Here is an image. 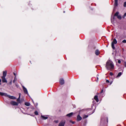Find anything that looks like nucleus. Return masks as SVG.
I'll return each mask as SVG.
<instances>
[{
    "label": "nucleus",
    "instance_id": "393cba45",
    "mask_svg": "<svg viewBox=\"0 0 126 126\" xmlns=\"http://www.w3.org/2000/svg\"><path fill=\"white\" fill-rule=\"evenodd\" d=\"M12 80H11L10 81L9 83H8V84H10V85H11L12 84Z\"/></svg>",
    "mask_w": 126,
    "mask_h": 126
},
{
    "label": "nucleus",
    "instance_id": "72a5a7b5",
    "mask_svg": "<svg viewBox=\"0 0 126 126\" xmlns=\"http://www.w3.org/2000/svg\"><path fill=\"white\" fill-rule=\"evenodd\" d=\"M14 75H15V77H16V74L14 73Z\"/></svg>",
    "mask_w": 126,
    "mask_h": 126
},
{
    "label": "nucleus",
    "instance_id": "6ab92c4d",
    "mask_svg": "<svg viewBox=\"0 0 126 126\" xmlns=\"http://www.w3.org/2000/svg\"><path fill=\"white\" fill-rule=\"evenodd\" d=\"M88 117V115H83V119H85V118H87Z\"/></svg>",
    "mask_w": 126,
    "mask_h": 126
},
{
    "label": "nucleus",
    "instance_id": "58836bf2",
    "mask_svg": "<svg viewBox=\"0 0 126 126\" xmlns=\"http://www.w3.org/2000/svg\"><path fill=\"white\" fill-rule=\"evenodd\" d=\"M107 122H108V119L107 118Z\"/></svg>",
    "mask_w": 126,
    "mask_h": 126
},
{
    "label": "nucleus",
    "instance_id": "412c9836",
    "mask_svg": "<svg viewBox=\"0 0 126 126\" xmlns=\"http://www.w3.org/2000/svg\"><path fill=\"white\" fill-rule=\"evenodd\" d=\"M114 17H111V21L112 23H113L114 20Z\"/></svg>",
    "mask_w": 126,
    "mask_h": 126
},
{
    "label": "nucleus",
    "instance_id": "1a4fd4ad",
    "mask_svg": "<svg viewBox=\"0 0 126 126\" xmlns=\"http://www.w3.org/2000/svg\"><path fill=\"white\" fill-rule=\"evenodd\" d=\"M43 120H46L47 119L48 117L46 115L44 116L41 115L40 117Z\"/></svg>",
    "mask_w": 126,
    "mask_h": 126
},
{
    "label": "nucleus",
    "instance_id": "7ed1b4c3",
    "mask_svg": "<svg viewBox=\"0 0 126 126\" xmlns=\"http://www.w3.org/2000/svg\"><path fill=\"white\" fill-rule=\"evenodd\" d=\"M117 43V42L116 39H114L111 43V47L113 49H114L115 48L114 44H116Z\"/></svg>",
    "mask_w": 126,
    "mask_h": 126
},
{
    "label": "nucleus",
    "instance_id": "39448f33",
    "mask_svg": "<svg viewBox=\"0 0 126 126\" xmlns=\"http://www.w3.org/2000/svg\"><path fill=\"white\" fill-rule=\"evenodd\" d=\"M65 123V120L62 121L59 124L58 126H64Z\"/></svg>",
    "mask_w": 126,
    "mask_h": 126
},
{
    "label": "nucleus",
    "instance_id": "9d476101",
    "mask_svg": "<svg viewBox=\"0 0 126 126\" xmlns=\"http://www.w3.org/2000/svg\"><path fill=\"white\" fill-rule=\"evenodd\" d=\"M21 94L20 93L19 94V97L17 99V103H18V104L19 103H20V97Z\"/></svg>",
    "mask_w": 126,
    "mask_h": 126
},
{
    "label": "nucleus",
    "instance_id": "aec40b11",
    "mask_svg": "<svg viewBox=\"0 0 126 126\" xmlns=\"http://www.w3.org/2000/svg\"><path fill=\"white\" fill-rule=\"evenodd\" d=\"M122 74V73L121 72H119L117 76V77H120Z\"/></svg>",
    "mask_w": 126,
    "mask_h": 126
},
{
    "label": "nucleus",
    "instance_id": "a19ab883",
    "mask_svg": "<svg viewBox=\"0 0 126 126\" xmlns=\"http://www.w3.org/2000/svg\"><path fill=\"white\" fill-rule=\"evenodd\" d=\"M63 13H65V11H63Z\"/></svg>",
    "mask_w": 126,
    "mask_h": 126
},
{
    "label": "nucleus",
    "instance_id": "a878e982",
    "mask_svg": "<svg viewBox=\"0 0 126 126\" xmlns=\"http://www.w3.org/2000/svg\"><path fill=\"white\" fill-rule=\"evenodd\" d=\"M124 7H126V2H124Z\"/></svg>",
    "mask_w": 126,
    "mask_h": 126
},
{
    "label": "nucleus",
    "instance_id": "f03ea898",
    "mask_svg": "<svg viewBox=\"0 0 126 126\" xmlns=\"http://www.w3.org/2000/svg\"><path fill=\"white\" fill-rule=\"evenodd\" d=\"M0 95L1 96H4L6 97H8L11 99H16V97L14 96L8 95L7 93H4L0 92Z\"/></svg>",
    "mask_w": 126,
    "mask_h": 126
},
{
    "label": "nucleus",
    "instance_id": "c756f323",
    "mask_svg": "<svg viewBox=\"0 0 126 126\" xmlns=\"http://www.w3.org/2000/svg\"><path fill=\"white\" fill-rule=\"evenodd\" d=\"M110 75L111 76H112L113 75V74L112 72H110Z\"/></svg>",
    "mask_w": 126,
    "mask_h": 126
},
{
    "label": "nucleus",
    "instance_id": "f8f14e48",
    "mask_svg": "<svg viewBox=\"0 0 126 126\" xmlns=\"http://www.w3.org/2000/svg\"><path fill=\"white\" fill-rule=\"evenodd\" d=\"M77 120L78 121H80L82 119V117L80 116L79 115H78L77 117Z\"/></svg>",
    "mask_w": 126,
    "mask_h": 126
},
{
    "label": "nucleus",
    "instance_id": "f3484780",
    "mask_svg": "<svg viewBox=\"0 0 126 126\" xmlns=\"http://www.w3.org/2000/svg\"><path fill=\"white\" fill-rule=\"evenodd\" d=\"M7 74V72L6 71H3V76L2 77H5Z\"/></svg>",
    "mask_w": 126,
    "mask_h": 126
},
{
    "label": "nucleus",
    "instance_id": "2f4dec72",
    "mask_svg": "<svg viewBox=\"0 0 126 126\" xmlns=\"http://www.w3.org/2000/svg\"><path fill=\"white\" fill-rule=\"evenodd\" d=\"M125 66L126 67V62H125Z\"/></svg>",
    "mask_w": 126,
    "mask_h": 126
},
{
    "label": "nucleus",
    "instance_id": "5701e85b",
    "mask_svg": "<svg viewBox=\"0 0 126 126\" xmlns=\"http://www.w3.org/2000/svg\"><path fill=\"white\" fill-rule=\"evenodd\" d=\"M34 114L36 115H37L38 114V112L37 111H36L34 112Z\"/></svg>",
    "mask_w": 126,
    "mask_h": 126
},
{
    "label": "nucleus",
    "instance_id": "473e14b6",
    "mask_svg": "<svg viewBox=\"0 0 126 126\" xmlns=\"http://www.w3.org/2000/svg\"><path fill=\"white\" fill-rule=\"evenodd\" d=\"M103 92V90H102L100 92V93H102Z\"/></svg>",
    "mask_w": 126,
    "mask_h": 126
},
{
    "label": "nucleus",
    "instance_id": "a211bd4d",
    "mask_svg": "<svg viewBox=\"0 0 126 126\" xmlns=\"http://www.w3.org/2000/svg\"><path fill=\"white\" fill-rule=\"evenodd\" d=\"M25 105L28 106H30V103L28 102H25Z\"/></svg>",
    "mask_w": 126,
    "mask_h": 126
},
{
    "label": "nucleus",
    "instance_id": "0eeeda50",
    "mask_svg": "<svg viewBox=\"0 0 126 126\" xmlns=\"http://www.w3.org/2000/svg\"><path fill=\"white\" fill-rule=\"evenodd\" d=\"M11 104L12 105L15 106H17L18 105V103L16 102L12 101L11 102Z\"/></svg>",
    "mask_w": 126,
    "mask_h": 126
},
{
    "label": "nucleus",
    "instance_id": "dca6fc26",
    "mask_svg": "<svg viewBox=\"0 0 126 126\" xmlns=\"http://www.w3.org/2000/svg\"><path fill=\"white\" fill-rule=\"evenodd\" d=\"M94 98L95 100L97 102H98L99 101V100L98 98V96L97 95H95L94 97Z\"/></svg>",
    "mask_w": 126,
    "mask_h": 126
},
{
    "label": "nucleus",
    "instance_id": "4468645a",
    "mask_svg": "<svg viewBox=\"0 0 126 126\" xmlns=\"http://www.w3.org/2000/svg\"><path fill=\"white\" fill-rule=\"evenodd\" d=\"M73 112H71L69 114H67L66 116H68L69 117H70L73 115Z\"/></svg>",
    "mask_w": 126,
    "mask_h": 126
},
{
    "label": "nucleus",
    "instance_id": "423d86ee",
    "mask_svg": "<svg viewBox=\"0 0 126 126\" xmlns=\"http://www.w3.org/2000/svg\"><path fill=\"white\" fill-rule=\"evenodd\" d=\"M22 87L23 88V91L24 92V93L26 94H28V95H29L28 93V91L26 89V88L24 86H23Z\"/></svg>",
    "mask_w": 126,
    "mask_h": 126
},
{
    "label": "nucleus",
    "instance_id": "4be33fe9",
    "mask_svg": "<svg viewBox=\"0 0 126 126\" xmlns=\"http://www.w3.org/2000/svg\"><path fill=\"white\" fill-rule=\"evenodd\" d=\"M17 80V79L16 78V77H15L14 78V79L13 81V82L14 83L15 82V81H16Z\"/></svg>",
    "mask_w": 126,
    "mask_h": 126
},
{
    "label": "nucleus",
    "instance_id": "e433bc0d",
    "mask_svg": "<svg viewBox=\"0 0 126 126\" xmlns=\"http://www.w3.org/2000/svg\"><path fill=\"white\" fill-rule=\"evenodd\" d=\"M112 82H110V85L111 84H112Z\"/></svg>",
    "mask_w": 126,
    "mask_h": 126
},
{
    "label": "nucleus",
    "instance_id": "9b49d317",
    "mask_svg": "<svg viewBox=\"0 0 126 126\" xmlns=\"http://www.w3.org/2000/svg\"><path fill=\"white\" fill-rule=\"evenodd\" d=\"M1 78L2 81L3 82H7V81L5 78V77H1Z\"/></svg>",
    "mask_w": 126,
    "mask_h": 126
},
{
    "label": "nucleus",
    "instance_id": "6e6552de",
    "mask_svg": "<svg viewBox=\"0 0 126 126\" xmlns=\"http://www.w3.org/2000/svg\"><path fill=\"white\" fill-rule=\"evenodd\" d=\"M60 83L61 85H63L64 83V81L63 79L61 78L60 79Z\"/></svg>",
    "mask_w": 126,
    "mask_h": 126
},
{
    "label": "nucleus",
    "instance_id": "4c0bfd02",
    "mask_svg": "<svg viewBox=\"0 0 126 126\" xmlns=\"http://www.w3.org/2000/svg\"><path fill=\"white\" fill-rule=\"evenodd\" d=\"M72 123H73V124H74L75 123V122H72Z\"/></svg>",
    "mask_w": 126,
    "mask_h": 126
},
{
    "label": "nucleus",
    "instance_id": "cd10ccee",
    "mask_svg": "<svg viewBox=\"0 0 126 126\" xmlns=\"http://www.w3.org/2000/svg\"><path fill=\"white\" fill-rule=\"evenodd\" d=\"M118 63H121V61L120 60H118Z\"/></svg>",
    "mask_w": 126,
    "mask_h": 126
},
{
    "label": "nucleus",
    "instance_id": "c9c22d12",
    "mask_svg": "<svg viewBox=\"0 0 126 126\" xmlns=\"http://www.w3.org/2000/svg\"><path fill=\"white\" fill-rule=\"evenodd\" d=\"M103 121V119H101V122H102Z\"/></svg>",
    "mask_w": 126,
    "mask_h": 126
},
{
    "label": "nucleus",
    "instance_id": "7c9ffc66",
    "mask_svg": "<svg viewBox=\"0 0 126 126\" xmlns=\"http://www.w3.org/2000/svg\"><path fill=\"white\" fill-rule=\"evenodd\" d=\"M106 82L107 83H108L110 82L108 80H106Z\"/></svg>",
    "mask_w": 126,
    "mask_h": 126
},
{
    "label": "nucleus",
    "instance_id": "ddd939ff",
    "mask_svg": "<svg viewBox=\"0 0 126 126\" xmlns=\"http://www.w3.org/2000/svg\"><path fill=\"white\" fill-rule=\"evenodd\" d=\"M118 0H115L114 2V7L117 6H118Z\"/></svg>",
    "mask_w": 126,
    "mask_h": 126
},
{
    "label": "nucleus",
    "instance_id": "b1692460",
    "mask_svg": "<svg viewBox=\"0 0 126 126\" xmlns=\"http://www.w3.org/2000/svg\"><path fill=\"white\" fill-rule=\"evenodd\" d=\"M123 43H126V40L125 39L124 40L122 41Z\"/></svg>",
    "mask_w": 126,
    "mask_h": 126
},
{
    "label": "nucleus",
    "instance_id": "f257e3e1",
    "mask_svg": "<svg viewBox=\"0 0 126 126\" xmlns=\"http://www.w3.org/2000/svg\"><path fill=\"white\" fill-rule=\"evenodd\" d=\"M106 67L107 69L109 70L113 69L114 68V65L113 62L110 60L107 61Z\"/></svg>",
    "mask_w": 126,
    "mask_h": 126
},
{
    "label": "nucleus",
    "instance_id": "20e7f679",
    "mask_svg": "<svg viewBox=\"0 0 126 126\" xmlns=\"http://www.w3.org/2000/svg\"><path fill=\"white\" fill-rule=\"evenodd\" d=\"M119 13L118 12H117L115 14L114 16H116L117 17V18L119 19H121L122 18V17L121 15H118Z\"/></svg>",
    "mask_w": 126,
    "mask_h": 126
},
{
    "label": "nucleus",
    "instance_id": "bb28decb",
    "mask_svg": "<svg viewBox=\"0 0 126 126\" xmlns=\"http://www.w3.org/2000/svg\"><path fill=\"white\" fill-rule=\"evenodd\" d=\"M126 16V13H125L123 16V18H124Z\"/></svg>",
    "mask_w": 126,
    "mask_h": 126
},
{
    "label": "nucleus",
    "instance_id": "c85d7f7f",
    "mask_svg": "<svg viewBox=\"0 0 126 126\" xmlns=\"http://www.w3.org/2000/svg\"><path fill=\"white\" fill-rule=\"evenodd\" d=\"M15 84H16V87L17 88H18V87L19 86H18V84H17L16 83Z\"/></svg>",
    "mask_w": 126,
    "mask_h": 126
},
{
    "label": "nucleus",
    "instance_id": "2eb2a0df",
    "mask_svg": "<svg viewBox=\"0 0 126 126\" xmlns=\"http://www.w3.org/2000/svg\"><path fill=\"white\" fill-rule=\"evenodd\" d=\"M99 50H96L95 51V53L96 55H98L99 54Z\"/></svg>",
    "mask_w": 126,
    "mask_h": 126
},
{
    "label": "nucleus",
    "instance_id": "ea45409f",
    "mask_svg": "<svg viewBox=\"0 0 126 126\" xmlns=\"http://www.w3.org/2000/svg\"><path fill=\"white\" fill-rule=\"evenodd\" d=\"M55 122L56 123H57L58 122V121H56Z\"/></svg>",
    "mask_w": 126,
    "mask_h": 126
},
{
    "label": "nucleus",
    "instance_id": "f704fd0d",
    "mask_svg": "<svg viewBox=\"0 0 126 126\" xmlns=\"http://www.w3.org/2000/svg\"><path fill=\"white\" fill-rule=\"evenodd\" d=\"M97 80H96V81L97 82L98 81V77H97Z\"/></svg>",
    "mask_w": 126,
    "mask_h": 126
}]
</instances>
